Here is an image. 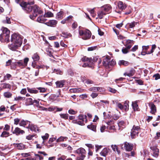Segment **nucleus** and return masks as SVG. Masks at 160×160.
I'll use <instances>...</instances> for the list:
<instances>
[{
	"mask_svg": "<svg viewBox=\"0 0 160 160\" xmlns=\"http://www.w3.org/2000/svg\"><path fill=\"white\" fill-rule=\"evenodd\" d=\"M103 115L104 118L105 119L110 118L112 117L111 115L109 114L107 115L105 112H103Z\"/></svg>",
	"mask_w": 160,
	"mask_h": 160,
	"instance_id": "obj_46",
	"label": "nucleus"
},
{
	"mask_svg": "<svg viewBox=\"0 0 160 160\" xmlns=\"http://www.w3.org/2000/svg\"><path fill=\"white\" fill-rule=\"evenodd\" d=\"M103 88L101 87H93L90 88L89 90L90 91L93 92H97L98 91L101 92L103 91Z\"/></svg>",
	"mask_w": 160,
	"mask_h": 160,
	"instance_id": "obj_15",
	"label": "nucleus"
},
{
	"mask_svg": "<svg viewBox=\"0 0 160 160\" xmlns=\"http://www.w3.org/2000/svg\"><path fill=\"white\" fill-rule=\"evenodd\" d=\"M82 62H88L89 63L92 62V58H88L86 56L83 57L82 58L81 60Z\"/></svg>",
	"mask_w": 160,
	"mask_h": 160,
	"instance_id": "obj_27",
	"label": "nucleus"
},
{
	"mask_svg": "<svg viewBox=\"0 0 160 160\" xmlns=\"http://www.w3.org/2000/svg\"><path fill=\"white\" fill-rule=\"evenodd\" d=\"M149 105L151 109L150 112L152 114H155L156 112V106L152 102L150 103Z\"/></svg>",
	"mask_w": 160,
	"mask_h": 160,
	"instance_id": "obj_17",
	"label": "nucleus"
},
{
	"mask_svg": "<svg viewBox=\"0 0 160 160\" xmlns=\"http://www.w3.org/2000/svg\"><path fill=\"white\" fill-rule=\"evenodd\" d=\"M58 22L55 20H49L48 22L45 23V24L48 26L55 27L56 26Z\"/></svg>",
	"mask_w": 160,
	"mask_h": 160,
	"instance_id": "obj_12",
	"label": "nucleus"
},
{
	"mask_svg": "<svg viewBox=\"0 0 160 160\" xmlns=\"http://www.w3.org/2000/svg\"><path fill=\"white\" fill-rule=\"evenodd\" d=\"M134 70L132 68L130 71L129 73H128V74H126V73H124V75L125 76L126 75H127V76H128L129 77H131L133 76L134 74Z\"/></svg>",
	"mask_w": 160,
	"mask_h": 160,
	"instance_id": "obj_41",
	"label": "nucleus"
},
{
	"mask_svg": "<svg viewBox=\"0 0 160 160\" xmlns=\"http://www.w3.org/2000/svg\"><path fill=\"white\" fill-rule=\"evenodd\" d=\"M137 22L134 21L130 23H128L126 25L128 28H133L137 24Z\"/></svg>",
	"mask_w": 160,
	"mask_h": 160,
	"instance_id": "obj_25",
	"label": "nucleus"
},
{
	"mask_svg": "<svg viewBox=\"0 0 160 160\" xmlns=\"http://www.w3.org/2000/svg\"><path fill=\"white\" fill-rule=\"evenodd\" d=\"M32 58L33 61H37L39 59L40 57L38 53H36L32 56Z\"/></svg>",
	"mask_w": 160,
	"mask_h": 160,
	"instance_id": "obj_32",
	"label": "nucleus"
},
{
	"mask_svg": "<svg viewBox=\"0 0 160 160\" xmlns=\"http://www.w3.org/2000/svg\"><path fill=\"white\" fill-rule=\"evenodd\" d=\"M140 128L138 126H136L135 125H134L132 128V130H135L137 131H138V130L140 129Z\"/></svg>",
	"mask_w": 160,
	"mask_h": 160,
	"instance_id": "obj_59",
	"label": "nucleus"
},
{
	"mask_svg": "<svg viewBox=\"0 0 160 160\" xmlns=\"http://www.w3.org/2000/svg\"><path fill=\"white\" fill-rule=\"evenodd\" d=\"M124 147L126 150L128 151H131L133 148V145L129 143L126 142L124 143Z\"/></svg>",
	"mask_w": 160,
	"mask_h": 160,
	"instance_id": "obj_14",
	"label": "nucleus"
},
{
	"mask_svg": "<svg viewBox=\"0 0 160 160\" xmlns=\"http://www.w3.org/2000/svg\"><path fill=\"white\" fill-rule=\"evenodd\" d=\"M28 5L27 7L25 12H32V14L29 15V18L32 20H34L38 14H43V11L40 9V8L37 6L34 5L31 6Z\"/></svg>",
	"mask_w": 160,
	"mask_h": 160,
	"instance_id": "obj_1",
	"label": "nucleus"
},
{
	"mask_svg": "<svg viewBox=\"0 0 160 160\" xmlns=\"http://www.w3.org/2000/svg\"><path fill=\"white\" fill-rule=\"evenodd\" d=\"M44 109H43V110H45L46 111H47V109H48V111H54L55 109H56V107H50L49 108H48V109L47 108H43Z\"/></svg>",
	"mask_w": 160,
	"mask_h": 160,
	"instance_id": "obj_47",
	"label": "nucleus"
},
{
	"mask_svg": "<svg viewBox=\"0 0 160 160\" xmlns=\"http://www.w3.org/2000/svg\"><path fill=\"white\" fill-rule=\"evenodd\" d=\"M9 135V133L6 131L3 132L1 135V137L6 138L8 137Z\"/></svg>",
	"mask_w": 160,
	"mask_h": 160,
	"instance_id": "obj_42",
	"label": "nucleus"
},
{
	"mask_svg": "<svg viewBox=\"0 0 160 160\" xmlns=\"http://www.w3.org/2000/svg\"><path fill=\"white\" fill-rule=\"evenodd\" d=\"M45 68L46 69H47L49 68V67L48 66H45L44 65H41L40 66H38L36 67V68L38 69L39 68Z\"/></svg>",
	"mask_w": 160,
	"mask_h": 160,
	"instance_id": "obj_53",
	"label": "nucleus"
},
{
	"mask_svg": "<svg viewBox=\"0 0 160 160\" xmlns=\"http://www.w3.org/2000/svg\"><path fill=\"white\" fill-rule=\"evenodd\" d=\"M27 89L28 92L31 94H37L39 92L38 90H37L35 88H30L29 87H27Z\"/></svg>",
	"mask_w": 160,
	"mask_h": 160,
	"instance_id": "obj_20",
	"label": "nucleus"
},
{
	"mask_svg": "<svg viewBox=\"0 0 160 160\" xmlns=\"http://www.w3.org/2000/svg\"><path fill=\"white\" fill-rule=\"evenodd\" d=\"M106 14L104 12L101 10V11H99L98 12V18L100 19H102Z\"/></svg>",
	"mask_w": 160,
	"mask_h": 160,
	"instance_id": "obj_23",
	"label": "nucleus"
},
{
	"mask_svg": "<svg viewBox=\"0 0 160 160\" xmlns=\"http://www.w3.org/2000/svg\"><path fill=\"white\" fill-rule=\"evenodd\" d=\"M109 149L107 148H104L100 153L101 155L105 157L109 152Z\"/></svg>",
	"mask_w": 160,
	"mask_h": 160,
	"instance_id": "obj_21",
	"label": "nucleus"
},
{
	"mask_svg": "<svg viewBox=\"0 0 160 160\" xmlns=\"http://www.w3.org/2000/svg\"><path fill=\"white\" fill-rule=\"evenodd\" d=\"M20 119L18 118L14 119V124L18 125L20 122Z\"/></svg>",
	"mask_w": 160,
	"mask_h": 160,
	"instance_id": "obj_62",
	"label": "nucleus"
},
{
	"mask_svg": "<svg viewBox=\"0 0 160 160\" xmlns=\"http://www.w3.org/2000/svg\"><path fill=\"white\" fill-rule=\"evenodd\" d=\"M118 64L120 66L123 65L125 66H127L129 64V62L128 61L122 60L119 61Z\"/></svg>",
	"mask_w": 160,
	"mask_h": 160,
	"instance_id": "obj_33",
	"label": "nucleus"
},
{
	"mask_svg": "<svg viewBox=\"0 0 160 160\" xmlns=\"http://www.w3.org/2000/svg\"><path fill=\"white\" fill-rule=\"evenodd\" d=\"M129 101L128 100H126L124 103V105H123L124 109L125 111H127L128 109L129 108Z\"/></svg>",
	"mask_w": 160,
	"mask_h": 160,
	"instance_id": "obj_37",
	"label": "nucleus"
},
{
	"mask_svg": "<svg viewBox=\"0 0 160 160\" xmlns=\"http://www.w3.org/2000/svg\"><path fill=\"white\" fill-rule=\"evenodd\" d=\"M25 99V97H23L20 96H18L15 97L14 98V100L15 101H23Z\"/></svg>",
	"mask_w": 160,
	"mask_h": 160,
	"instance_id": "obj_44",
	"label": "nucleus"
},
{
	"mask_svg": "<svg viewBox=\"0 0 160 160\" xmlns=\"http://www.w3.org/2000/svg\"><path fill=\"white\" fill-rule=\"evenodd\" d=\"M17 66L16 63V62H12L11 65V69H15L16 68Z\"/></svg>",
	"mask_w": 160,
	"mask_h": 160,
	"instance_id": "obj_52",
	"label": "nucleus"
},
{
	"mask_svg": "<svg viewBox=\"0 0 160 160\" xmlns=\"http://www.w3.org/2000/svg\"><path fill=\"white\" fill-rule=\"evenodd\" d=\"M97 48V46H94L88 48V51H92L96 49Z\"/></svg>",
	"mask_w": 160,
	"mask_h": 160,
	"instance_id": "obj_55",
	"label": "nucleus"
},
{
	"mask_svg": "<svg viewBox=\"0 0 160 160\" xmlns=\"http://www.w3.org/2000/svg\"><path fill=\"white\" fill-rule=\"evenodd\" d=\"M67 139V137H63L61 136L57 140V142H60L62 141H63L64 140V139Z\"/></svg>",
	"mask_w": 160,
	"mask_h": 160,
	"instance_id": "obj_48",
	"label": "nucleus"
},
{
	"mask_svg": "<svg viewBox=\"0 0 160 160\" xmlns=\"http://www.w3.org/2000/svg\"><path fill=\"white\" fill-rule=\"evenodd\" d=\"M14 145L15 147H17L18 149L21 150L24 148V145L22 143H14Z\"/></svg>",
	"mask_w": 160,
	"mask_h": 160,
	"instance_id": "obj_28",
	"label": "nucleus"
},
{
	"mask_svg": "<svg viewBox=\"0 0 160 160\" xmlns=\"http://www.w3.org/2000/svg\"><path fill=\"white\" fill-rule=\"evenodd\" d=\"M21 46V45H20V44H17L15 43L12 42L11 44L8 46V47L12 50L15 51Z\"/></svg>",
	"mask_w": 160,
	"mask_h": 160,
	"instance_id": "obj_10",
	"label": "nucleus"
},
{
	"mask_svg": "<svg viewBox=\"0 0 160 160\" xmlns=\"http://www.w3.org/2000/svg\"><path fill=\"white\" fill-rule=\"evenodd\" d=\"M138 133V131L135 130H131V135L132 138H135L136 135H137Z\"/></svg>",
	"mask_w": 160,
	"mask_h": 160,
	"instance_id": "obj_36",
	"label": "nucleus"
},
{
	"mask_svg": "<svg viewBox=\"0 0 160 160\" xmlns=\"http://www.w3.org/2000/svg\"><path fill=\"white\" fill-rule=\"evenodd\" d=\"M108 91L109 92H112L113 93H115L117 91V90H116L115 89L112 88L110 87H109L108 88Z\"/></svg>",
	"mask_w": 160,
	"mask_h": 160,
	"instance_id": "obj_61",
	"label": "nucleus"
},
{
	"mask_svg": "<svg viewBox=\"0 0 160 160\" xmlns=\"http://www.w3.org/2000/svg\"><path fill=\"white\" fill-rule=\"evenodd\" d=\"M13 134H15L16 135H22L25 133V132L20 128L16 127L14 130L12 132Z\"/></svg>",
	"mask_w": 160,
	"mask_h": 160,
	"instance_id": "obj_9",
	"label": "nucleus"
},
{
	"mask_svg": "<svg viewBox=\"0 0 160 160\" xmlns=\"http://www.w3.org/2000/svg\"><path fill=\"white\" fill-rule=\"evenodd\" d=\"M60 115L61 118L65 119H67L68 118V114H60Z\"/></svg>",
	"mask_w": 160,
	"mask_h": 160,
	"instance_id": "obj_50",
	"label": "nucleus"
},
{
	"mask_svg": "<svg viewBox=\"0 0 160 160\" xmlns=\"http://www.w3.org/2000/svg\"><path fill=\"white\" fill-rule=\"evenodd\" d=\"M117 106L121 110H124L123 105H122L121 103L119 102L117 103Z\"/></svg>",
	"mask_w": 160,
	"mask_h": 160,
	"instance_id": "obj_56",
	"label": "nucleus"
},
{
	"mask_svg": "<svg viewBox=\"0 0 160 160\" xmlns=\"http://www.w3.org/2000/svg\"><path fill=\"white\" fill-rule=\"evenodd\" d=\"M67 158V156L62 155L61 156V157L58 158V160H65Z\"/></svg>",
	"mask_w": 160,
	"mask_h": 160,
	"instance_id": "obj_63",
	"label": "nucleus"
},
{
	"mask_svg": "<svg viewBox=\"0 0 160 160\" xmlns=\"http://www.w3.org/2000/svg\"><path fill=\"white\" fill-rule=\"evenodd\" d=\"M96 126L95 125L90 124L87 126V128L92 130L96 132Z\"/></svg>",
	"mask_w": 160,
	"mask_h": 160,
	"instance_id": "obj_34",
	"label": "nucleus"
},
{
	"mask_svg": "<svg viewBox=\"0 0 160 160\" xmlns=\"http://www.w3.org/2000/svg\"><path fill=\"white\" fill-rule=\"evenodd\" d=\"M53 72L56 73L57 74H62V72L59 69H54Z\"/></svg>",
	"mask_w": 160,
	"mask_h": 160,
	"instance_id": "obj_49",
	"label": "nucleus"
},
{
	"mask_svg": "<svg viewBox=\"0 0 160 160\" xmlns=\"http://www.w3.org/2000/svg\"><path fill=\"white\" fill-rule=\"evenodd\" d=\"M110 59V57L109 56H107L104 58L103 61L102 62V63L104 66H106L107 65H108Z\"/></svg>",
	"mask_w": 160,
	"mask_h": 160,
	"instance_id": "obj_26",
	"label": "nucleus"
},
{
	"mask_svg": "<svg viewBox=\"0 0 160 160\" xmlns=\"http://www.w3.org/2000/svg\"><path fill=\"white\" fill-rule=\"evenodd\" d=\"M86 156H80L76 158V160H83L85 158Z\"/></svg>",
	"mask_w": 160,
	"mask_h": 160,
	"instance_id": "obj_64",
	"label": "nucleus"
},
{
	"mask_svg": "<svg viewBox=\"0 0 160 160\" xmlns=\"http://www.w3.org/2000/svg\"><path fill=\"white\" fill-rule=\"evenodd\" d=\"M15 2L16 3L19 4L22 7V9L25 11H26L27 7L28 6V5H33L34 3L33 0L31 2H29L28 3L24 2L22 0H15Z\"/></svg>",
	"mask_w": 160,
	"mask_h": 160,
	"instance_id": "obj_4",
	"label": "nucleus"
},
{
	"mask_svg": "<svg viewBox=\"0 0 160 160\" xmlns=\"http://www.w3.org/2000/svg\"><path fill=\"white\" fill-rule=\"evenodd\" d=\"M79 34L82 37V38L84 40H87L90 38L91 33L90 31L87 30H79Z\"/></svg>",
	"mask_w": 160,
	"mask_h": 160,
	"instance_id": "obj_5",
	"label": "nucleus"
},
{
	"mask_svg": "<svg viewBox=\"0 0 160 160\" xmlns=\"http://www.w3.org/2000/svg\"><path fill=\"white\" fill-rule=\"evenodd\" d=\"M76 152L79 154V156H85L86 153L85 150L82 148H78L76 150Z\"/></svg>",
	"mask_w": 160,
	"mask_h": 160,
	"instance_id": "obj_11",
	"label": "nucleus"
},
{
	"mask_svg": "<svg viewBox=\"0 0 160 160\" xmlns=\"http://www.w3.org/2000/svg\"><path fill=\"white\" fill-rule=\"evenodd\" d=\"M28 61L29 58H26L24 59L23 61L20 60L16 61V63L17 66L25 67L27 65Z\"/></svg>",
	"mask_w": 160,
	"mask_h": 160,
	"instance_id": "obj_6",
	"label": "nucleus"
},
{
	"mask_svg": "<svg viewBox=\"0 0 160 160\" xmlns=\"http://www.w3.org/2000/svg\"><path fill=\"white\" fill-rule=\"evenodd\" d=\"M63 12L62 11H60L57 13L56 18L59 20L62 19L63 18Z\"/></svg>",
	"mask_w": 160,
	"mask_h": 160,
	"instance_id": "obj_29",
	"label": "nucleus"
},
{
	"mask_svg": "<svg viewBox=\"0 0 160 160\" xmlns=\"http://www.w3.org/2000/svg\"><path fill=\"white\" fill-rule=\"evenodd\" d=\"M30 123V122L28 121H25L24 120H22L19 123V125L20 126L25 127L27 124Z\"/></svg>",
	"mask_w": 160,
	"mask_h": 160,
	"instance_id": "obj_38",
	"label": "nucleus"
},
{
	"mask_svg": "<svg viewBox=\"0 0 160 160\" xmlns=\"http://www.w3.org/2000/svg\"><path fill=\"white\" fill-rule=\"evenodd\" d=\"M53 17V14L51 12L48 11L45 12L44 15V17L45 18H51Z\"/></svg>",
	"mask_w": 160,
	"mask_h": 160,
	"instance_id": "obj_31",
	"label": "nucleus"
},
{
	"mask_svg": "<svg viewBox=\"0 0 160 160\" xmlns=\"http://www.w3.org/2000/svg\"><path fill=\"white\" fill-rule=\"evenodd\" d=\"M25 101V105L26 106H28L33 104V100L31 98H26Z\"/></svg>",
	"mask_w": 160,
	"mask_h": 160,
	"instance_id": "obj_16",
	"label": "nucleus"
},
{
	"mask_svg": "<svg viewBox=\"0 0 160 160\" xmlns=\"http://www.w3.org/2000/svg\"><path fill=\"white\" fill-rule=\"evenodd\" d=\"M11 42L17 44H20L21 45L22 42V38L21 36L18 34L14 33L11 36Z\"/></svg>",
	"mask_w": 160,
	"mask_h": 160,
	"instance_id": "obj_3",
	"label": "nucleus"
},
{
	"mask_svg": "<svg viewBox=\"0 0 160 160\" xmlns=\"http://www.w3.org/2000/svg\"><path fill=\"white\" fill-rule=\"evenodd\" d=\"M2 32L0 35V40L2 42L9 41L10 31L6 28H3Z\"/></svg>",
	"mask_w": 160,
	"mask_h": 160,
	"instance_id": "obj_2",
	"label": "nucleus"
},
{
	"mask_svg": "<svg viewBox=\"0 0 160 160\" xmlns=\"http://www.w3.org/2000/svg\"><path fill=\"white\" fill-rule=\"evenodd\" d=\"M133 41L132 40H128L126 41V45H129L130 44H132V45L133 44Z\"/></svg>",
	"mask_w": 160,
	"mask_h": 160,
	"instance_id": "obj_57",
	"label": "nucleus"
},
{
	"mask_svg": "<svg viewBox=\"0 0 160 160\" xmlns=\"http://www.w3.org/2000/svg\"><path fill=\"white\" fill-rule=\"evenodd\" d=\"M118 8L121 10L124 9L126 7L125 5H124L122 2L119 1L118 3Z\"/></svg>",
	"mask_w": 160,
	"mask_h": 160,
	"instance_id": "obj_30",
	"label": "nucleus"
},
{
	"mask_svg": "<svg viewBox=\"0 0 160 160\" xmlns=\"http://www.w3.org/2000/svg\"><path fill=\"white\" fill-rule=\"evenodd\" d=\"M68 112L70 114L74 115L77 112L71 109L68 110Z\"/></svg>",
	"mask_w": 160,
	"mask_h": 160,
	"instance_id": "obj_54",
	"label": "nucleus"
},
{
	"mask_svg": "<svg viewBox=\"0 0 160 160\" xmlns=\"http://www.w3.org/2000/svg\"><path fill=\"white\" fill-rule=\"evenodd\" d=\"M87 116L86 115L80 114L78 116V119L79 120L83 121L86 123L87 122Z\"/></svg>",
	"mask_w": 160,
	"mask_h": 160,
	"instance_id": "obj_22",
	"label": "nucleus"
},
{
	"mask_svg": "<svg viewBox=\"0 0 160 160\" xmlns=\"http://www.w3.org/2000/svg\"><path fill=\"white\" fill-rule=\"evenodd\" d=\"M152 151V155L155 158H157L158 156L159 149L156 146H153L150 147Z\"/></svg>",
	"mask_w": 160,
	"mask_h": 160,
	"instance_id": "obj_8",
	"label": "nucleus"
},
{
	"mask_svg": "<svg viewBox=\"0 0 160 160\" xmlns=\"http://www.w3.org/2000/svg\"><path fill=\"white\" fill-rule=\"evenodd\" d=\"M38 91L39 90V92H46V90L45 88H43L39 87L36 88Z\"/></svg>",
	"mask_w": 160,
	"mask_h": 160,
	"instance_id": "obj_51",
	"label": "nucleus"
},
{
	"mask_svg": "<svg viewBox=\"0 0 160 160\" xmlns=\"http://www.w3.org/2000/svg\"><path fill=\"white\" fill-rule=\"evenodd\" d=\"M122 52L123 53L125 54L128 53L129 51L125 48L123 47L122 49Z\"/></svg>",
	"mask_w": 160,
	"mask_h": 160,
	"instance_id": "obj_58",
	"label": "nucleus"
},
{
	"mask_svg": "<svg viewBox=\"0 0 160 160\" xmlns=\"http://www.w3.org/2000/svg\"><path fill=\"white\" fill-rule=\"evenodd\" d=\"M65 83V81L62 80L58 81L55 82L57 88H62L63 87Z\"/></svg>",
	"mask_w": 160,
	"mask_h": 160,
	"instance_id": "obj_13",
	"label": "nucleus"
},
{
	"mask_svg": "<svg viewBox=\"0 0 160 160\" xmlns=\"http://www.w3.org/2000/svg\"><path fill=\"white\" fill-rule=\"evenodd\" d=\"M101 9L106 14L110 13L112 11V7L110 4H106L101 7Z\"/></svg>",
	"mask_w": 160,
	"mask_h": 160,
	"instance_id": "obj_7",
	"label": "nucleus"
},
{
	"mask_svg": "<svg viewBox=\"0 0 160 160\" xmlns=\"http://www.w3.org/2000/svg\"><path fill=\"white\" fill-rule=\"evenodd\" d=\"M12 77V76L9 74H7L4 77L3 79V82L7 80H9L10 78Z\"/></svg>",
	"mask_w": 160,
	"mask_h": 160,
	"instance_id": "obj_43",
	"label": "nucleus"
},
{
	"mask_svg": "<svg viewBox=\"0 0 160 160\" xmlns=\"http://www.w3.org/2000/svg\"><path fill=\"white\" fill-rule=\"evenodd\" d=\"M2 89H10L11 85L9 83H4L1 84Z\"/></svg>",
	"mask_w": 160,
	"mask_h": 160,
	"instance_id": "obj_39",
	"label": "nucleus"
},
{
	"mask_svg": "<svg viewBox=\"0 0 160 160\" xmlns=\"http://www.w3.org/2000/svg\"><path fill=\"white\" fill-rule=\"evenodd\" d=\"M116 64V62L115 60H112L111 61L110 60L109 61L108 65L113 66Z\"/></svg>",
	"mask_w": 160,
	"mask_h": 160,
	"instance_id": "obj_60",
	"label": "nucleus"
},
{
	"mask_svg": "<svg viewBox=\"0 0 160 160\" xmlns=\"http://www.w3.org/2000/svg\"><path fill=\"white\" fill-rule=\"evenodd\" d=\"M44 18V16H43L42 15L40 16L37 19V22L42 23H44L46 20V19Z\"/></svg>",
	"mask_w": 160,
	"mask_h": 160,
	"instance_id": "obj_24",
	"label": "nucleus"
},
{
	"mask_svg": "<svg viewBox=\"0 0 160 160\" xmlns=\"http://www.w3.org/2000/svg\"><path fill=\"white\" fill-rule=\"evenodd\" d=\"M132 108L134 111L137 110L138 109V107L136 102H132Z\"/></svg>",
	"mask_w": 160,
	"mask_h": 160,
	"instance_id": "obj_40",
	"label": "nucleus"
},
{
	"mask_svg": "<svg viewBox=\"0 0 160 160\" xmlns=\"http://www.w3.org/2000/svg\"><path fill=\"white\" fill-rule=\"evenodd\" d=\"M49 136V135L48 133H46L44 136H42V138L43 140L42 142V144H44V142L46 140H47Z\"/></svg>",
	"mask_w": 160,
	"mask_h": 160,
	"instance_id": "obj_45",
	"label": "nucleus"
},
{
	"mask_svg": "<svg viewBox=\"0 0 160 160\" xmlns=\"http://www.w3.org/2000/svg\"><path fill=\"white\" fill-rule=\"evenodd\" d=\"M4 96L7 98H10L12 97V94L10 92H6L3 93Z\"/></svg>",
	"mask_w": 160,
	"mask_h": 160,
	"instance_id": "obj_35",
	"label": "nucleus"
},
{
	"mask_svg": "<svg viewBox=\"0 0 160 160\" xmlns=\"http://www.w3.org/2000/svg\"><path fill=\"white\" fill-rule=\"evenodd\" d=\"M69 91L70 93H80L83 92V89L80 88H74L70 89Z\"/></svg>",
	"mask_w": 160,
	"mask_h": 160,
	"instance_id": "obj_18",
	"label": "nucleus"
},
{
	"mask_svg": "<svg viewBox=\"0 0 160 160\" xmlns=\"http://www.w3.org/2000/svg\"><path fill=\"white\" fill-rule=\"evenodd\" d=\"M27 128L30 129L31 131H33L34 132H36V130H38V129L37 128L36 126L32 124H30V123H29Z\"/></svg>",
	"mask_w": 160,
	"mask_h": 160,
	"instance_id": "obj_19",
	"label": "nucleus"
}]
</instances>
